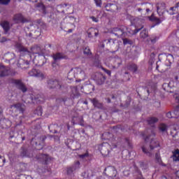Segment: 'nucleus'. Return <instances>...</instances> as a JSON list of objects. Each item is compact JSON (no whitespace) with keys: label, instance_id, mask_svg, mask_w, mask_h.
Listing matches in <instances>:
<instances>
[{"label":"nucleus","instance_id":"13","mask_svg":"<svg viewBox=\"0 0 179 179\" xmlns=\"http://www.w3.org/2000/svg\"><path fill=\"white\" fill-rule=\"evenodd\" d=\"M71 122L73 125L80 124L81 127H84V120L83 116H73Z\"/></svg>","mask_w":179,"mask_h":179},{"label":"nucleus","instance_id":"54","mask_svg":"<svg viewBox=\"0 0 179 179\" xmlns=\"http://www.w3.org/2000/svg\"><path fill=\"white\" fill-rule=\"evenodd\" d=\"M141 136H143V138L144 140H145V142L146 143V142H148V141L150 136H151L149 135V136H145V134H144V133H142V134H141Z\"/></svg>","mask_w":179,"mask_h":179},{"label":"nucleus","instance_id":"59","mask_svg":"<svg viewBox=\"0 0 179 179\" xmlns=\"http://www.w3.org/2000/svg\"><path fill=\"white\" fill-rule=\"evenodd\" d=\"M22 116L20 115V122L17 123V122H16V127L21 125V124H22Z\"/></svg>","mask_w":179,"mask_h":179},{"label":"nucleus","instance_id":"3","mask_svg":"<svg viewBox=\"0 0 179 179\" xmlns=\"http://www.w3.org/2000/svg\"><path fill=\"white\" fill-rule=\"evenodd\" d=\"M46 137L45 136H42L41 137H34L31 140V144L34 146V150H41L44 147L45 141Z\"/></svg>","mask_w":179,"mask_h":179},{"label":"nucleus","instance_id":"34","mask_svg":"<svg viewBox=\"0 0 179 179\" xmlns=\"http://www.w3.org/2000/svg\"><path fill=\"white\" fill-rule=\"evenodd\" d=\"M144 26L141 25V28H136V27H134V29L128 31V33H129L131 35H136L137 33H139V31L143 29Z\"/></svg>","mask_w":179,"mask_h":179},{"label":"nucleus","instance_id":"16","mask_svg":"<svg viewBox=\"0 0 179 179\" xmlns=\"http://www.w3.org/2000/svg\"><path fill=\"white\" fill-rule=\"evenodd\" d=\"M10 75V70L5 66L0 65V77L3 78Z\"/></svg>","mask_w":179,"mask_h":179},{"label":"nucleus","instance_id":"44","mask_svg":"<svg viewBox=\"0 0 179 179\" xmlns=\"http://www.w3.org/2000/svg\"><path fill=\"white\" fill-rule=\"evenodd\" d=\"M76 71L78 73V76H82L83 78H85V73L81 68H76Z\"/></svg>","mask_w":179,"mask_h":179},{"label":"nucleus","instance_id":"5","mask_svg":"<svg viewBox=\"0 0 179 179\" xmlns=\"http://www.w3.org/2000/svg\"><path fill=\"white\" fill-rule=\"evenodd\" d=\"M103 174L107 177L114 178L117 177V171L114 166H108V167L105 168Z\"/></svg>","mask_w":179,"mask_h":179},{"label":"nucleus","instance_id":"42","mask_svg":"<svg viewBox=\"0 0 179 179\" xmlns=\"http://www.w3.org/2000/svg\"><path fill=\"white\" fill-rule=\"evenodd\" d=\"M150 20L156 22L157 25H159L161 23V20L159 18H156L155 17H150Z\"/></svg>","mask_w":179,"mask_h":179},{"label":"nucleus","instance_id":"30","mask_svg":"<svg viewBox=\"0 0 179 179\" xmlns=\"http://www.w3.org/2000/svg\"><path fill=\"white\" fill-rule=\"evenodd\" d=\"M83 54L89 58H92V53L91 52L90 47H88V46H87L84 48Z\"/></svg>","mask_w":179,"mask_h":179},{"label":"nucleus","instance_id":"20","mask_svg":"<svg viewBox=\"0 0 179 179\" xmlns=\"http://www.w3.org/2000/svg\"><path fill=\"white\" fill-rule=\"evenodd\" d=\"M89 38L96 37L99 35V31L97 29L91 27L87 31Z\"/></svg>","mask_w":179,"mask_h":179},{"label":"nucleus","instance_id":"25","mask_svg":"<svg viewBox=\"0 0 179 179\" xmlns=\"http://www.w3.org/2000/svg\"><path fill=\"white\" fill-rule=\"evenodd\" d=\"M165 11V3H157V12L159 15L161 16L162 15L164 14Z\"/></svg>","mask_w":179,"mask_h":179},{"label":"nucleus","instance_id":"39","mask_svg":"<svg viewBox=\"0 0 179 179\" xmlns=\"http://www.w3.org/2000/svg\"><path fill=\"white\" fill-rule=\"evenodd\" d=\"M142 151L143 152H144L145 155H147V156H148L149 157H151L152 154L151 152L148 151V150H147L145 147V145L141 147Z\"/></svg>","mask_w":179,"mask_h":179},{"label":"nucleus","instance_id":"15","mask_svg":"<svg viewBox=\"0 0 179 179\" xmlns=\"http://www.w3.org/2000/svg\"><path fill=\"white\" fill-rule=\"evenodd\" d=\"M28 75H29V76L37 77L41 79L44 78V74L36 69H32L31 71L28 72Z\"/></svg>","mask_w":179,"mask_h":179},{"label":"nucleus","instance_id":"48","mask_svg":"<svg viewBox=\"0 0 179 179\" xmlns=\"http://www.w3.org/2000/svg\"><path fill=\"white\" fill-rule=\"evenodd\" d=\"M159 129L162 132H164L167 130L166 124H162L159 127Z\"/></svg>","mask_w":179,"mask_h":179},{"label":"nucleus","instance_id":"18","mask_svg":"<svg viewBox=\"0 0 179 179\" xmlns=\"http://www.w3.org/2000/svg\"><path fill=\"white\" fill-rule=\"evenodd\" d=\"M80 164V162L78 161L76 163H74V164L72 165V166L66 169V174H68L69 176L73 174L76 170L79 169Z\"/></svg>","mask_w":179,"mask_h":179},{"label":"nucleus","instance_id":"14","mask_svg":"<svg viewBox=\"0 0 179 179\" xmlns=\"http://www.w3.org/2000/svg\"><path fill=\"white\" fill-rule=\"evenodd\" d=\"M102 139L103 140H108L109 141H110V143H119L117 142V141L115 140V138L113 136V134H110V132H105L102 134Z\"/></svg>","mask_w":179,"mask_h":179},{"label":"nucleus","instance_id":"62","mask_svg":"<svg viewBox=\"0 0 179 179\" xmlns=\"http://www.w3.org/2000/svg\"><path fill=\"white\" fill-rule=\"evenodd\" d=\"M42 173H45L46 172H49L50 169H41Z\"/></svg>","mask_w":179,"mask_h":179},{"label":"nucleus","instance_id":"57","mask_svg":"<svg viewBox=\"0 0 179 179\" xmlns=\"http://www.w3.org/2000/svg\"><path fill=\"white\" fill-rule=\"evenodd\" d=\"M137 173L138 174V177L136 179H144L143 176H142V173L140 171H137Z\"/></svg>","mask_w":179,"mask_h":179},{"label":"nucleus","instance_id":"11","mask_svg":"<svg viewBox=\"0 0 179 179\" xmlns=\"http://www.w3.org/2000/svg\"><path fill=\"white\" fill-rule=\"evenodd\" d=\"M20 157L22 158H32L34 157L33 150H29L25 149L24 147H22L20 148Z\"/></svg>","mask_w":179,"mask_h":179},{"label":"nucleus","instance_id":"4","mask_svg":"<svg viewBox=\"0 0 179 179\" xmlns=\"http://www.w3.org/2000/svg\"><path fill=\"white\" fill-rule=\"evenodd\" d=\"M36 159H37L39 163L45 166H47L52 162V157L48 154H39L38 155L36 156Z\"/></svg>","mask_w":179,"mask_h":179},{"label":"nucleus","instance_id":"7","mask_svg":"<svg viewBox=\"0 0 179 179\" xmlns=\"http://www.w3.org/2000/svg\"><path fill=\"white\" fill-rule=\"evenodd\" d=\"M176 101L179 103V96L176 97ZM166 117L171 119V118H178L179 117V104L176 106L175 110L173 112H168L166 114Z\"/></svg>","mask_w":179,"mask_h":179},{"label":"nucleus","instance_id":"32","mask_svg":"<svg viewBox=\"0 0 179 179\" xmlns=\"http://www.w3.org/2000/svg\"><path fill=\"white\" fill-rule=\"evenodd\" d=\"M159 121V119L155 117H151L147 119V122H148L149 125H153L156 124Z\"/></svg>","mask_w":179,"mask_h":179},{"label":"nucleus","instance_id":"35","mask_svg":"<svg viewBox=\"0 0 179 179\" xmlns=\"http://www.w3.org/2000/svg\"><path fill=\"white\" fill-rule=\"evenodd\" d=\"M141 38H146L148 37V29H143L140 34Z\"/></svg>","mask_w":179,"mask_h":179},{"label":"nucleus","instance_id":"26","mask_svg":"<svg viewBox=\"0 0 179 179\" xmlns=\"http://www.w3.org/2000/svg\"><path fill=\"white\" fill-rule=\"evenodd\" d=\"M176 84L177 83H176V80H170L169 84L164 83V85H162V87H164V90L166 91V87L169 89H173L176 87Z\"/></svg>","mask_w":179,"mask_h":179},{"label":"nucleus","instance_id":"41","mask_svg":"<svg viewBox=\"0 0 179 179\" xmlns=\"http://www.w3.org/2000/svg\"><path fill=\"white\" fill-rule=\"evenodd\" d=\"M122 41H123L124 45H133L132 40H129L128 38H123Z\"/></svg>","mask_w":179,"mask_h":179},{"label":"nucleus","instance_id":"22","mask_svg":"<svg viewBox=\"0 0 179 179\" xmlns=\"http://www.w3.org/2000/svg\"><path fill=\"white\" fill-rule=\"evenodd\" d=\"M71 97L73 99H78L80 96V94L78 92V87H71Z\"/></svg>","mask_w":179,"mask_h":179},{"label":"nucleus","instance_id":"55","mask_svg":"<svg viewBox=\"0 0 179 179\" xmlns=\"http://www.w3.org/2000/svg\"><path fill=\"white\" fill-rule=\"evenodd\" d=\"M173 80H175L176 83H179V74L176 75L173 78Z\"/></svg>","mask_w":179,"mask_h":179},{"label":"nucleus","instance_id":"2","mask_svg":"<svg viewBox=\"0 0 179 179\" xmlns=\"http://www.w3.org/2000/svg\"><path fill=\"white\" fill-rule=\"evenodd\" d=\"M110 144L108 143H103L99 146L101 155L104 157L109 155L111 150L117 148V145H119V143H110Z\"/></svg>","mask_w":179,"mask_h":179},{"label":"nucleus","instance_id":"17","mask_svg":"<svg viewBox=\"0 0 179 179\" xmlns=\"http://www.w3.org/2000/svg\"><path fill=\"white\" fill-rule=\"evenodd\" d=\"M12 122L7 118H1L0 120V127L1 129H8L11 127Z\"/></svg>","mask_w":179,"mask_h":179},{"label":"nucleus","instance_id":"45","mask_svg":"<svg viewBox=\"0 0 179 179\" xmlns=\"http://www.w3.org/2000/svg\"><path fill=\"white\" fill-rule=\"evenodd\" d=\"M112 6H114L113 3H108L106 6H105L106 10L113 12V9L111 8Z\"/></svg>","mask_w":179,"mask_h":179},{"label":"nucleus","instance_id":"36","mask_svg":"<svg viewBox=\"0 0 179 179\" xmlns=\"http://www.w3.org/2000/svg\"><path fill=\"white\" fill-rule=\"evenodd\" d=\"M173 162H179V150H176L173 156Z\"/></svg>","mask_w":179,"mask_h":179},{"label":"nucleus","instance_id":"53","mask_svg":"<svg viewBox=\"0 0 179 179\" xmlns=\"http://www.w3.org/2000/svg\"><path fill=\"white\" fill-rule=\"evenodd\" d=\"M35 101L37 103H41V102L44 103L45 99L43 98H41V97H36Z\"/></svg>","mask_w":179,"mask_h":179},{"label":"nucleus","instance_id":"40","mask_svg":"<svg viewBox=\"0 0 179 179\" xmlns=\"http://www.w3.org/2000/svg\"><path fill=\"white\" fill-rule=\"evenodd\" d=\"M166 61H168L169 63L171 64L173 62H174V57L172 55L169 54L166 55Z\"/></svg>","mask_w":179,"mask_h":179},{"label":"nucleus","instance_id":"33","mask_svg":"<svg viewBox=\"0 0 179 179\" xmlns=\"http://www.w3.org/2000/svg\"><path fill=\"white\" fill-rule=\"evenodd\" d=\"M106 80V78L103 76H100L99 78L96 79V83L99 85H102L103 83H105V81Z\"/></svg>","mask_w":179,"mask_h":179},{"label":"nucleus","instance_id":"38","mask_svg":"<svg viewBox=\"0 0 179 179\" xmlns=\"http://www.w3.org/2000/svg\"><path fill=\"white\" fill-rule=\"evenodd\" d=\"M124 141H125V143L127 144L128 148H129V149L133 148V145H132L131 141L129 138H125V139H124Z\"/></svg>","mask_w":179,"mask_h":179},{"label":"nucleus","instance_id":"49","mask_svg":"<svg viewBox=\"0 0 179 179\" xmlns=\"http://www.w3.org/2000/svg\"><path fill=\"white\" fill-rule=\"evenodd\" d=\"M10 3V0H0V4L7 6Z\"/></svg>","mask_w":179,"mask_h":179},{"label":"nucleus","instance_id":"52","mask_svg":"<svg viewBox=\"0 0 179 179\" xmlns=\"http://www.w3.org/2000/svg\"><path fill=\"white\" fill-rule=\"evenodd\" d=\"M89 156H90V154L88 153V152H87L85 154H82V155H78V157L81 158V159H84V158L88 157Z\"/></svg>","mask_w":179,"mask_h":179},{"label":"nucleus","instance_id":"31","mask_svg":"<svg viewBox=\"0 0 179 179\" xmlns=\"http://www.w3.org/2000/svg\"><path fill=\"white\" fill-rule=\"evenodd\" d=\"M127 70L131 71V72L136 73L138 70L137 65L134 64H128Z\"/></svg>","mask_w":179,"mask_h":179},{"label":"nucleus","instance_id":"29","mask_svg":"<svg viewBox=\"0 0 179 179\" xmlns=\"http://www.w3.org/2000/svg\"><path fill=\"white\" fill-rule=\"evenodd\" d=\"M58 124H51L48 127L50 133L56 134L57 133V129H59Z\"/></svg>","mask_w":179,"mask_h":179},{"label":"nucleus","instance_id":"27","mask_svg":"<svg viewBox=\"0 0 179 179\" xmlns=\"http://www.w3.org/2000/svg\"><path fill=\"white\" fill-rule=\"evenodd\" d=\"M67 56H65L63 53L57 52V54H55L53 55V59L54 61H58L60 59H66Z\"/></svg>","mask_w":179,"mask_h":179},{"label":"nucleus","instance_id":"9","mask_svg":"<svg viewBox=\"0 0 179 179\" xmlns=\"http://www.w3.org/2000/svg\"><path fill=\"white\" fill-rule=\"evenodd\" d=\"M113 34L116 36L117 38H123L125 36L126 32L124 31V27H115L113 29Z\"/></svg>","mask_w":179,"mask_h":179},{"label":"nucleus","instance_id":"64","mask_svg":"<svg viewBox=\"0 0 179 179\" xmlns=\"http://www.w3.org/2000/svg\"><path fill=\"white\" fill-rule=\"evenodd\" d=\"M105 100L107 101L108 103H111V100L110 98H106L105 99Z\"/></svg>","mask_w":179,"mask_h":179},{"label":"nucleus","instance_id":"37","mask_svg":"<svg viewBox=\"0 0 179 179\" xmlns=\"http://www.w3.org/2000/svg\"><path fill=\"white\" fill-rule=\"evenodd\" d=\"M34 113L38 116H42L43 110L41 106H38V108L34 110Z\"/></svg>","mask_w":179,"mask_h":179},{"label":"nucleus","instance_id":"46","mask_svg":"<svg viewBox=\"0 0 179 179\" xmlns=\"http://www.w3.org/2000/svg\"><path fill=\"white\" fill-rule=\"evenodd\" d=\"M155 157H156V161L157 162V163L161 164L162 163V159H161V156H160V152L159 151H158V152L156 153Z\"/></svg>","mask_w":179,"mask_h":179},{"label":"nucleus","instance_id":"1","mask_svg":"<svg viewBox=\"0 0 179 179\" xmlns=\"http://www.w3.org/2000/svg\"><path fill=\"white\" fill-rule=\"evenodd\" d=\"M15 48L18 50L19 52L20 53L29 55L30 56L32 55H36L35 59H36V58L45 57L43 49L40 45H38L32 46L30 49V51L27 49L26 47H24L21 43H18L15 44Z\"/></svg>","mask_w":179,"mask_h":179},{"label":"nucleus","instance_id":"28","mask_svg":"<svg viewBox=\"0 0 179 179\" xmlns=\"http://www.w3.org/2000/svg\"><path fill=\"white\" fill-rule=\"evenodd\" d=\"M160 145L159 141H157V140H151L150 141V150H152L157 148H159Z\"/></svg>","mask_w":179,"mask_h":179},{"label":"nucleus","instance_id":"24","mask_svg":"<svg viewBox=\"0 0 179 179\" xmlns=\"http://www.w3.org/2000/svg\"><path fill=\"white\" fill-rule=\"evenodd\" d=\"M92 103L94 106V108L102 109L103 107V103L100 102L97 99L94 98L93 99H91Z\"/></svg>","mask_w":179,"mask_h":179},{"label":"nucleus","instance_id":"47","mask_svg":"<svg viewBox=\"0 0 179 179\" xmlns=\"http://www.w3.org/2000/svg\"><path fill=\"white\" fill-rule=\"evenodd\" d=\"M94 2L96 4L97 8H101L102 6V0H94Z\"/></svg>","mask_w":179,"mask_h":179},{"label":"nucleus","instance_id":"63","mask_svg":"<svg viewBox=\"0 0 179 179\" xmlns=\"http://www.w3.org/2000/svg\"><path fill=\"white\" fill-rule=\"evenodd\" d=\"M69 20H73V22H76V19L74 17L69 16Z\"/></svg>","mask_w":179,"mask_h":179},{"label":"nucleus","instance_id":"58","mask_svg":"<svg viewBox=\"0 0 179 179\" xmlns=\"http://www.w3.org/2000/svg\"><path fill=\"white\" fill-rule=\"evenodd\" d=\"M155 129V125H153L152 129H151V130H150L151 135H152L153 136H155V130H154Z\"/></svg>","mask_w":179,"mask_h":179},{"label":"nucleus","instance_id":"56","mask_svg":"<svg viewBox=\"0 0 179 179\" xmlns=\"http://www.w3.org/2000/svg\"><path fill=\"white\" fill-rule=\"evenodd\" d=\"M102 69H103V71L104 72H106V73H107L109 76H111V71H109V70H108V69H105V68H102Z\"/></svg>","mask_w":179,"mask_h":179},{"label":"nucleus","instance_id":"43","mask_svg":"<svg viewBox=\"0 0 179 179\" xmlns=\"http://www.w3.org/2000/svg\"><path fill=\"white\" fill-rule=\"evenodd\" d=\"M139 166L142 169V171H145L148 168V164H145L143 162H139Z\"/></svg>","mask_w":179,"mask_h":179},{"label":"nucleus","instance_id":"61","mask_svg":"<svg viewBox=\"0 0 179 179\" xmlns=\"http://www.w3.org/2000/svg\"><path fill=\"white\" fill-rule=\"evenodd\" d=\"M91 19L92 20V21H93L94 22H99L98 18H96V17H94V16L91 17Z\"/></svg>","mask_w":179,"mask_h":179},{"label":"nucleus","instance_id":"19","mask_svg":"<svg viewBox=\"0 0 179 179\" xmlns=\"http://www.w3.org/2000/svg\"><path fill=\"white\" fill-rule=\"evenodd\" d=\"M169 11H171L169 12V14L171 15L178 13L176 20L179 21V2H178L175 6L170 8Z\"/></svg>","mask_w":179,"mask_h":179},{"label":"nucleus","instance_id":"50","mask_svg":"<svg viewBox=\"0 0 179 179\" xmlns=\"http://www.w3.org/2000/svg\"><path fill=\"white\" fill-rule=\"evenodd\" d=\"M36 8H41L43 11L45 10V7L43 3H38L37 6H36Z\"/></svg>","mask_w":179,"mask_h":179},{"label":"nucleus","instance_id":"12","mask_svg":"<svg viewBox=\"0 0 179 179\" xmlns=\"http://www.w3.org/2000/svg\"><path fill=\"white\" fill-rule=\"evenodd\" d=\"M13 20H14L15 23H27L28 22L27 19L25 18L22 13H17L14 15V17H13Z\"/></svg>","mask_w":179,"mask_h":179},{"label":"nucleus","instance_id":"51","mask_svg":"<svg viewBox=\"0 0 179 179\" xmlns=\"http://www.w3.org/2000/svg\"><path fill=\"white\" fill-rule=\"evenodd\" d=\"M0 163H1V166H4L6 164V158L4 156L0 155Z\"/></svg>","mask_w":179,"mask_h":179},{"label":"nucleus","instance_id":"10","mask_svg":"<svg viewBox=\"0 0 179 179\" xmlns=\"http://www.w3.org/2000/svg\"><path fill=\"white\" fill-rule=\"evenodd\" d=\"M11 83L14 84L16 86L17 89H19L20 91H22V92H27V89L25 85L22 83V81L21 80L13 79L11 80Z\"/></svg>","mask_w":179,"mask_h":179},{"label":"nucleus","instance_id":"6","mask_svg":"<svg viewBox=\"0 0 179 179\" xmlns=\"http://www.w3.org/2000/svg\"><path fill=\"white\" fill-rule=\"evenodd\" d=\"M47 87L49 89L60 90L62 88V84L59 80L56 79H50L47 81Z\"/></svg>","mask_w":179,"mask_h":179},{"label":"nucleus","instance_id":"21","mask_svg":"<svg viewBox=\"0 0 179 179\" xmlns=\"http://www.w3.org/2000/svg\"><path fill=\"white\" fill-rule=\"evenodd\" d=\"M1 26L3 29L4 34H8L10 29V22L8 21H3L1 22Z\"/></svg>","mask_w":179,"mask_h":179},{"label":"nucleus","instance_id":"8","mask_svg":"<svg viewBox=\"0 0 179 179\" xmlns=\"http://www.w3.org/2000/svg\"><path fill=\"white\" fill-rule=\"evenodd\" d=\"M10 108L15 110L17 114H23L26 110V106L22 103H17L10 106Z\"/></svg>","mask_w":179,"mask_h":179},{"label":"nucleus","instance_id":"23","mask_svg":"<svg viewBox=\"0 0 179 179\" xmlns=\"http://www.w3.org/2000/svg\"><path fill=\"white\" fill-rule=\"evenodd\" d=\"M122 61L121 58L116 57L114 59H112V64H113V69H117L122 64Z\"/></svg>","mask_w":179,"mask_h":179},{"label":"nucleus","instance_id":"60","mask_svg":"<svg viewBox=\"0 0 179 179\" xmlns=\"http://www.w3.org/2000/svg\"><path fill=\"white\" fill-rule=\"evenodd\" d=\"M48 48H52V44L48 43L45 45V50H48Z\"/></svg>","mask_w":179,"mask_h":179}]
</instances>
